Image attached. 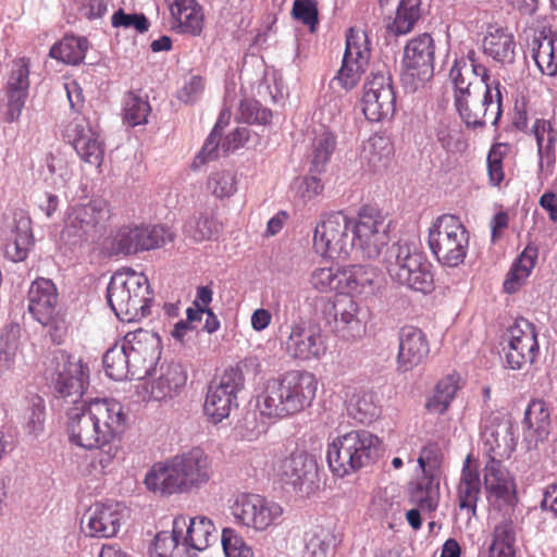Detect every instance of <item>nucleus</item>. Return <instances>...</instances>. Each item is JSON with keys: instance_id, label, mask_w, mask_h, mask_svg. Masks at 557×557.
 Instances as JSON below:
<instances>
[{"instance_id": "f257e3e1", "label": "nucleus", "mask_w": 557, "mask_h": 557, "mask_svg": "<svg viewBox=\"0 0 557 557\" xmlns=\"http://www.w3.org/2000/svg\"><path fill=\"white\" fill-rule=\"evenodd\" d=\"M391 223L374 206L362 207L357 219L343 211L331 212L315 226L313 248L323 258L345 260L356 251L376 259L389 242Z\"/></svg>"}, {"instance_id": "f03ea898", "label": "nucleus", "mask_w": 557, "mask_h": 557, "mask_svg": "<svg viewBox=\"0 0 557 557\" xmlns=\"http://www.w3.org/2000/svg\"><path fill=\"white\" fill-rule=\"evenodd\" d=\"M45 376L54 398L72 405L66 409L70 442L87 450L95 449V422L88 401L83 399L89 386L88 364L66 350L55 349L47 356Z\"/></svg>"}, {"instance_id": "7ed1b4c3", "label": "nucleus", "mask_w": 557, "mask_h": 557, "mask_svg": "<svg viewBox=\"0 0 557 557\" xmlns=\"http://www.w3.org/2000/svg\"><path fill=\"white\" fill-rule=\"evenodd\" d=\"M318 380L305 370H290L267 380L257 396L262 417L284 419L309 408L317 395Z\"/></svg>"}, {"instance_id": "20e7f679", "label": "nucleus", "mask_w": 557, "mask_h": 557, "mask_svg": "<svg viewBox=\"0 0 557 557\" xmlns=\"http://www.w3.org/2000/svg\"><path fill=\"white\" fill-rule=\"evenodd\" d=\"M211 475V459L200 447H193L163 462L154 463L145 476V484L154 493L173 495L199 488Z\"/></svg>"}, {"instance_id": "39448f33", "label": "nucleus", "mask_w": 557, "mask_h": 557, "mask_svg": "<svg viewBox=\"0 0 557 557\" xmlns=\"http://www.w3.org/2000/svg\"><path fill=\"white\" fill-rule=\"evenodd\" d=\"M381 449L379 436L367 430H352L329 443L326 460L331 471L343 478L374 463Z\"/></svg>"}, {"instance_id": "423d86ee", "label": "nucleus", "mask_w": 557, "mask_h": 557, "mask_svg": "<svg viewBox=\"0 0 557 557\" xmlns=\"http://www.w3.org/2000/svg\"><path fill=\"white\" fill-rule=\"evenodd\" d=\"M107 299L121 321L133 322L150 313L153 295L148 278L143 273L115 272L107 287Z\"/></svg>"}, {"instance_id": "0eeeda50", "label": "nucleus", "mask_w": 557, "mask_h": 557, "mask_svg": "<svg viewBox=\"0 0 557 557\" xmlns=\"http://www.w3.org/2000/svg\"><path fill=\"white\" fill-rule=\"evenodd\" d=\"M89 414L94 423L95 449H98L96 461L101 469H107L117 454L115 438L121 435L127 424L128 416L124 406L113 398H90Z\"/></svg>"}, {"instance_id": "6e6552de", "label": "nucleus", "mask_w": 557, "mask_h": 557, "mask_svg": "<svg viewBox=\"0 0 557 557\" xmlns=\"http://www.w3.org/2000/svg\"><path fill=\"white\" fill-rule=\"evenodd\" d=\"M385 262L391 277L400 285L422 294L433 290L432 264L414 245L393 244L386 250Z\"/></svg>"}, {"instance_id": "1a4fd4ad", "label": "nucleus", "mask_w": 557, "mask_h": 557, "mask_svg": "<svg viewBox=\"0 0 557 557\" xmlns=\"http://www.w3.org/2000/svg\"><path fill=\"white\" fill-rule=\"evenodd\" d=\"M313 302L315 314L323 319L338 337L356 341L364 335L368 312L351 296H317Z\"/></svg>"}, {"instance_id": "9d476101", "label": "nucleus", "mask_w": 557, "mask_h": 557, "mask_svg": "<svg viewBox=\"0 0 557 557\" xmlns=\"http://www.w3.org/2000/svg\"><path fill=\"white\" fill-rule=\"evenodd\" d=\"M428 244L440 264L456 268L462 264L467 257L469 232L458 216L443 214L430 227Z\"/></svg>"}, {"instance_id": "9b49d317", "label": "nucleus", "mask_w": 557, "mask_h": 557, "mask_svg": "<svg viewBox=\"0 0 557 557\" xmlns=\"http://www.w3.org/2000/svg\"><path fill=\"white\" fill-rule=\"evenodd\" d=\"M246 367V360L227 367L219 380L208 386L203 411L212 423L222 422L233 409L238 408V395L245 388Z\"/></svg>"}, {"instance_id": "f8f14e48", "label": "nucleus", "mask_w": 557, "mask_h": 557, "mask_svg": "<svg viewBox=\"0 0 557 557\" xmlns=\"http://www.w3.org/2000/svg\"><path fill=\"white\" fill-rule=\"evenodd\" d=\"M107 216L108 210L101 200L75 205L66 213L62 235L72 245L95 243L103 234Z\"/></svg>"}, {"instance_id": "ddd939ff", "label": "nucleus", "mask_w": 557, "mask_h": 557, "mask_svg": "<svg viewBox=\"0 0 557 557\" xmlns=\"http://www.w3.org/2000/svg\"><path fill=\"white\" fill-rule=\"evenodd\" d=\"M435 42L423 33L411 38L404 48L401 81L407 88L417 90L434 75Z\"/></svg>"}, {"instance_id": "4468645a", "label": "nucleus", "mask_w": 557, "mask_h": 557, "mask_svg": "<svg viewBox=\"0 0 557 557\" xmlns=\"http://www.w3.org/2000/svg\"><path fill=\"white\" fill-rule=\"evenodd\" d=\"M362 111L371 122L389 120L395 114L396 92L385 64L372 71L364 84Z\"/></svg>"}, {"instance_id": "2eb2a0df", "label": "nucleus", "mask_w": 557, "mask_h": 557, "mask_svg": "<svg viewBox=\"0 0 557 557\" xmlns=\"http://www.w3.org/2000/svg\"><path fill=\"white\" fill-rule=\"evenodd\" d=\"M123 346L128 355V362L133 368V379L144 380L151 376L162 354V342L154 331L137 329L127 332Z\"/></svg>"}, {"instance_id": "dca6fc26", "label": "nucleus", "mask_w": 557, "mask_h": 557, "mask_svg": "<svg viewBox=\"0 0 557 557\" xmlns=\"http://www.w3.org/2000/svg\"><path fill=\"white\" fill-rule=\"evenodd\" d=\"M62 136L83 162L97 168L101 165L104 157V141L97 123L85 115L77 114L64 125Z\"/></svg>"}, {"instance_id": "f3484780", "label": "nucleus", "mask_w": 557, "mask_h": 557, "mask_svg": "<svg viewBox=\"0 0 557 557\" xmlns=\"http://www.w3.org/2000/svg\"><path fill=\"white\" fill-rule=\"evenodd\" d=\"M235 520L255 531H265L280 523L283 508L258 494H240L231 507Z\"/></svg>"}, {"instance_id": "a211bd4d", "label": "nucleus", "mask_w": 557, "mask_h": 557, "mask_svg": "<svg viewBox=\"0 0 557 557\" xmlns=\"http://www.w3.org/2000/svg\"><path fill=\"white\" fill-rule=\"evenodd\" d=\"M171 232L163 225H122L113 237V247L125 256L157 249L172 242Z\"/></svg>"}, {"instance_id": "6ab92c4d", "label": "nucleus", "mask_w": 557, "mask_h": 557, "mask_svg": "<svg viewBox=\"0 0 557 557\" xmlns=\"http://www.w3.org/2000/svg\"><path fill=\"white\" fill-rule=\"evenodd\" d=\"M370 60V49L364 34H359L349 28L346 35V47L342 65L331 84L337 83L344 90L355 88L366 72Z\"/></svg>"}, {"instance_id": "aec40b11", "label": "nucleus", "mask_w": 557, "mask_h": 557, "mask_svg": "<svg viewBox=\"0 0 557 557\" xmlns=\"http://www.w3.org/2000/svg\"><path fill=\"white\" fill-rule=\"evenodd\" d=\"M285 349L286 354L296 360H319L326 354L327 344L318 324L299 319L289 325Z\"/></svg>"}, {"instance_id": "412c9836", "label": "nucleus", "mask_w": 557, "mask_h": 557, "mask_svg": "<svg viewBox=\"0 0 557 557\" xmlns=\"http://www.w3.org/2000/svg\"><path fill=\"white\" fill-rule=\"evenodd\" d=\"M509 335L505 350L506 367L511 370H521L525 364L534 363L540 355L535 325L525 319H520L509 329Z\"/></svg>"}, {"instance_id": "4be33fe9", "label": "nucleus", "mask_w": 557, "mask_h": 557, "mask_svg": "<svg viewBox=\"0 0 557 557\" xmlns=\"http://www.w3.org/2000/svg\"><path fill=\"white\" fill-rule=\"evenodd\" d=\"M481 437L488 459H508L517 446V428L510 419L496 417L484 424Z\"/></svg>"}, {"instance_id": "5701e85b", "label": "nucleus", "mask_w": 557, "mask_h": 557, "mask_svg": "<svg viewBox=\"0 0 557 557\" xmlns=\"http://www.w3.org/2000/svg\"><path fill=\"white\" fill-rule=\"evenodd\" d=\"M123 517L124 508L119 503H96L85 515L87 522L83 530L90 537H113L120 531Z\"/></svg>"}, {"instance_id": "b1692460", "label": "nucleus", "mask_w": 557, "mask_h": 557, "mask_svg": "<svg viewBox=\"0 0 557 557\" xmlns=\"http://www.w3.org/2000/svg\"><path fill=\"white\" fill-rule=\"evenodd\" d=\"M29 90V61L26 58L15 60L5 86L7 111L4 121L15 122L20 119Z\"/></svg>"}, {"instance_id": "393cba45", "label": "nucleus", "mask_w": 557, "mask_h": 557, "mask_svg": "<svg viewBox=\"0 0 557 557\" xmlns=\"http://www.w3.org/2000/svg\"><path fill=\"white\" fill-rule=\"evenodd\" d=\"M398 370L408 372L421 364L429 356L430 345L419 327L405 325L398 332Z\"/></svg>"}, {"instance_id": "a878e982", "label": "nucleus", "mask_w": 557, "mask_h": 557, "mask_svg": "<svg viewBox=\"0 0 557 557\" xmlns=\"http://www.w3.org/2000/svg\"><path fill=\"white\" fill-rule=\"evenodd\" d=\"M58 304V292L49 278L35 280L28 290V311L42 325L53 321Z\"/></svg>"}, {"instance_id": "bb28decb", "label": "nucleus", "mask_w": 557, "mask_h": 557, "mask_svg": "<svg viewBox=\"0 0 557 557\" xmlns=\"http://www.w3.org/2000/svg\"><path fill=\"white\" fill-rule=\"evenodd\" d=\"M34 245L32 221L24 212L15 213L3 244L4 257L12 262L24 261Z\"/></svg>"}, {"instance_id": "cd10ccee", "label": "nucleus", "mask_w": 557, "mask_h": 557, "mask_svg": "<svg viewBox=\"0 0 557 557\" xmlns=\"http://www.w3.org/2000/svg\"><path fill=\"white\" fill-rule=\"evenodd\" d=\"M550 417L549 410L543 400H532L522 420L523 442L527 449L537 447L540 442L546 440L549 434Z\"/></svg>"}, {"instance_id": "c85d7f7f", "label": "nucleus", "mask_w": 557, "mask_h": 557, "mask_svg": "<svg viewBox=\"0 0 557 557\" xmlns=\"http://www.w3.org/2000/svg\"><path fill=\"white\" fill-rule=\"evenodd\" d=\"M171 28L182 35L198 37L203 29V12L197 0H173Z\"/></svg>"}, {"instance_id": "c756f323", "label": "nucleus", "mask_w": 557, "mask_h": 557, "mask_svg": "<svg viewBox=\"0 0 557 557\" xmlns=\"http://www.w3.org/2000/svg\"><path fill=\"white\" fill-rule=\"evenodd\" d=\"M278 472L283 483L301 488L305 483L313 482L317 463L307 453L296 451L282 460Z\"/></svg>"}, {"instance_id": "7c9ffc66", "label": "nucleus", "mask_w": 557, "mask_h": 557, "mask_svg": "<svg viewBox=\"0 0 557 557\" xmlns=\"http://www.w3.org/2000/svg\"><path fill=\"white\" fill-rule=\"evenodd\" d=\"M185 516L173 519L172 530L160 531L153 540L154 557H191L185 542Z\"/></svg>"}, {"instance_id": "2f4dec72", "label": "nucleus", "mask_w": 557, "mask_h": 557, "mask_svg": "<svg viewBox=\"0 0 557 557\" xmlns=\"http://www.w3.org/2000/svg\"><path fill=\"white\" fill-rule=\"evenodd\" d=\"M182 531L191 557H196L198 552L205 550L218 540L213 521L203 516L185 517V529Z\"/></svg>"}, {"instance_id": "473e14b6", "label": "nucleus", "mask_w": 557, "mask_h": 557, "mask_svg": "<svg viewBox=\"0 0 557 557\" xmlns=\"http://www.w3.org/2000/svg\"><path fill=\"white\" fill-rule=\"evenodd\" d=\"M516 41L511 33L503 27L491 28L483 39V51L502 65L516 61Z\"/></svg>"}, {"instance_id": "72a5a7b5", "label": "nucleus", "mask_w": 557, "mask_h": 557, "mask_svg": "<svg viewBox=\"0 0 557 557\" xmlns=\"http://www.w3.org/2000/svg\"><path fill=\"white\" fill-rule=\"evenodd\" d=\"M518 528L509 518L497 522L491 534L487 557H517Z\"/></svg>"}, {"instance_id": "f704fd0d", "label": "nucleus", "mask_w": 557, "mask_h": 557, "mask_svg": "<svg viewBox=\"0 0 557 557\" xmlns=\"http://www.w3.org/2000/svg\"><path fill=\"white\" fill-rule=\"evenodd\" d=\"M186 374L178 363L161 366L160 375L151 383V397L157 401L173 398L186 384Z\"/></svg>"}, {"instance_id": "c9c22d12", "label": "nucleus", "mask_w": 557, "mask_h": 557, "mask_svg": "<svg viewBox=\"0 0 557 557\" xmlns=\"http://www.w3.org/2000/svg\"><path fill=\"white\" fill-rule=\"evenodd\" d=\"M394 154V146L388 136L374 134L362 147L361 159L369 170L377 173L387 169Z\"/></svg>"}, {"instance_id": "e433bc0d", "label": "nucleus", "mask_w": 557, "mask_h": 557, "mask_svg": "<svg viewBox=\"0 0 557 557\" xmlns=\"http://www.w3.org/2000/svg\"><path fill=\"white\" fill-rule=\"evenodd\" d=\"M539 257L536 246L529 244L513 261L503 284L507 294H515L532 273Z\"/></svg>"}, {"instance_id": "4c0bfd02", "label": "nucleus", "mask_w": 557, "mask_h": 557, "mask_svg": "<svg viewBox=\"0 0 557 557\" xmlns=\"http://www.w3.org/2000/svg\"><path fill=\"white\" fill-rule=\"evenodd\" d=\"M484 485L491 497L506 503L512 497L513 482L502 460H487L484 468Z\"/></svg>"}, {"instance_id": "58836bf2", "label": "nucleus", "mask_w": 557, "mask_h": 557, "mask_svg": "<svg viewBox=\"0 0 557 557\" xmlns=\"http://www.w3.org/2000/svg\"><path fill=\"white\" fill-rule=\"evenodd\" d=\"M342 542L333 529L315 527L304 535L302 557H327Z\"/></svg>"}, {"instance_id": "ea45409f", "label": "nucleus", "mask_w": 557, "mask_h": 557, "mask_svg": "<svg viewBox=\"0 0 557 557\" xmlns=\"http://www.w3.org/2000/svg\"><path fill=\"white\" fill-rule=\"evenodd\" d=\"M421 0H399L395 16L387 24L388 34L396 37L411 33L422 16Z\"/></svg>"}, {"instance_id": "a19ab883", "label": "nucleus", "mask_w": 557, "mask_h": 557, "mask_svg": "<svg viewBox=\"0 0 557 557\" xmlns=\"http://www.w3.org/2000/svg\"><path fill=\"white\" fill-rule=\"evenodd\" d=\"M481 494L480 475L469 467V457L462 468L458 487V504L461 510H467L469 517L475 516L476 505Z\"/></svg>"}, {"instance_id": "79ce46f5", "label": "nucleus", "mask_w": 557, "mask_h": 557, "mask_svg": "<svg viewBox=\"0 0 557 557\" xmlns=\"http://www.w3.org/2000/svg\"><path fill=\"white\" fill-rule=\"evenodd\" d=\"M471 112H476L482 125L478 129L485 127L486 122L490 121L495 127L498 126L503 114V94L500 89L492 91L491 86L482 91V95L475 98V104H471Z\"/></svg>"}, {"instance_id": "37998d69", "label": "nucleus", "mask_w": 557, "mask_h": 557, "mask_svg": "<svg viewBox=\"0 0 557 557\" xmlns=\"http://www.w3.org/2000/svg\"><path fill=\"white\" fill-rule=\"evenodd\" d=\"M483 87L478 84L467 83V85L454 89L455 108L469 129H478L482 125L476 112H471V104H475V98L482 95Z\"/></svg>"}, {"instance_id": "c03bdc74", "label": "nucleus", "mask_w": 557, "mask_h": 557, "mask_svg": "<svg viewBox=\"0 0 557 557\" xmlns=\"http://www.w3.org/2000/svg\"><path fill=\"white\" fill-rule=\"evenodd\" d=\"M89 42L86 37L66 35L50 49V57L66 64L79 65L86 58Z\"/></svg>"}, {"instance_id": "a18cd8bd", "label": "nucleus", "mask_w": 557, "mask_h": 557, "mask_svg": "<svg viewBox=\"0 0 557 557\" xmlns=\"http://www.w3.org/2000/svg\"><path fill=\"white\" fill-rule=\"evenodd\" d=\"M344 295H370L375 289L376 273L372 268L352 265L343 269Z\"/></svg>"}, {"instance_id": "49530a36", "label": "nucleus", "mask_w": 557, "mask_h": 557, "mask_svg": "<svg viewBox=\"0 0 557 557\" xmlns=\"http://www.w3.org/2000/svg\"><path fill=\"white\" fill-rule=\"evenodd\" d=\"M531 57L543 75L548 77L557 75V48L552 38H533Z\"/></svg>"}, {"instance_id": "de8ad7c7", "label": "nucleus", "mask_w": 557, "mask_h": 557, "mask_svg": "<svg viewBox=\"0 0 557 557\" xmlns=\"http://www.w3.org/2000/svg\"><path fill=\"white\" fill-rule=\"evenodd\" d=\"M123 344H115L109 348L102 358L106 374L114 381L133 379V368Z\"/></svg>"}, {"instance_id": "09e8293b", "label": "nucleus", "mask_w": 557, "mask_h": 557, "mask_svg": "<svg viewBox=\"0 0 557 557\" xmlns=\"http://www.w3.org/2000/svg\"><path fill=\"white\" fill-rule=\"evenodd\" d=\"M458 391V381L455 375H446L437 382L434 393L426 400L425 407L430 412L442 414L449 407Z\"/></svg>"}, {"instance_id": "8fccbe9b", "label": "nucleus", "mask_w": 557, "mask_h": 557, "mask_svg": "<svg viewBox=\"0 0 557 557\" xmlns=\"http://www.w3.org/2000/svg\"><path fill=\"white\" fill-rule=\"evenodd\" d=\"M335 147L336 136L330 131H324L314 138L310 173L321 174L325 171Z\"/></svg>"}, {"instance_id": "3c124183", "label": "nucleus", "mask_w": 557, "mask_h": 557, "mask_svg": "<svg viewBox=\"0 0 557 557\" xmlns=\"http://www.w3.org/2000/svg\"><path fill=\"white\" fill-rule=\"evenodd\" d=\"M344 275L343 269L327 267L314 269L310 276L311 286L321 292H337L338 295L344 294Z\"/></svg>"}, {"instance_id": "603ef678", "label": "nucleus", "mask_w": 557, "mask_h": 557, "mask_svg": "<svg viewBox=\"0 0 557 557\" xmlns=\"http://www.w3.org/2000/svg\"><path fill=\"white\" fill-rule=\"evenodd\" d=\"M347 411L349 417L362 424L371 423L380 414L373 395L367 392L355 394L348 404Z\"/></svg>"}, {"instance_id": "864d4df0", "label": "nucleus", "mask_w": 557, "mask_h": 557, "mask_svg": "<svg viewBox=\"0 0 557 557\" xmlns=\"http://www.w3.org/2000/svg\"><path fill=\"white\" fill-rule=\"evenodd\" d=\"M219 231L220 224L207 212L189 219L184 225L185 234L197 243L211 239Z\"/></svg>"}, {"instance_id": "5fc2aeb1", "label": "nucleus", "mask_w": 557, "mask_h": 557, "mask_svg": "<svg viewBox=\"0 0 557 557\" xmlns=\"http://www.w3.org/2000/svg\"><path fill=\"white\" fill-rule=\"evenodd\" d=\"M124 122L135 127L148 123V116L151 107L146 98H143L134 92H129L124 102Z\"/></svg>"}, {"instance_id": "6e6d98bb", "label": "nucleus", "mask_w": 557, "mask_h": 557, "mask_svg": "<svg viewBox=\"0 0 557 557\" xmlns=\"http://www.w3.org/2000/svg\"><path fill=\"white\" fill-rule=\"evenodd\" d=\"M46 417L45 400L39 395H33L27 400L24 410V425L29 434L38 435L44 431Z\"/></svg>"}, {"instance_id": "4d7b16f0", "label": "nucleus", "mask_w": 557, "mask_h": 557, "mask_svg": "<svg viewBox=\"0 0 557 557\" xmlns=\"http://www.w3.org/2000/svg\"><path fill=\"white\" fill-rule=\"evenodd\" d=\"M207 188L219 199L230 198L237 190L236 175L230 171L213 172L208 177Z\"/></svg>"}, {"instance_id": "13d9d810", "label": "nucleus", "mask_w": 557, "mask_h": 557, "mask_svg": "<svg viewBox=\"0 0 557 557\" xmlns=\"http://www.w3.org/2000/svg\"><path fill=\"white\" fill-rule=\"evenodd\" d=\"M238 120L246 124L268 125L272 120V111L255 99H244L239 103Z\"/></svg>"}, {"instance_id": "bf43d9fd", "label": "nucleus", "mask_w": 557, "mask_h": 557, "mask_svg": "<svg viewBox=\"0 0 557 557\" xmlns=\"http://www.w3.org/2000/svg\"><path fill=\"white\" fill-rule=\"evenodd\" d=\"M221 544L225 557H252V548L245 542L242 535L232 528H224L221 535Z\"/></svg>"}, {"instance_id": "052dcab7", "label": "nucleus", "mask_w": 557, "mask_h": 557, "mask_svg": "<svg viewBox=\"0 0 557 557\" xmlns=\"http://www.w3.org/2000/svg\"><path fill=\"white\" fill-rule=\"evenodd\" d=\"M443 451L438 443L429 442L419 454L418 466L422 473H441Z\"/></svg>"}, {"instance_id": "680f3d73", "label": "nucleus", "mask_w": 557, "mask_h": 557, "mask_svg": "<svg viewBox=\"0 0 557 557\" xmlns=\"http://www.w3.org/2000/svg\"><path fill=\"white\" fill-rule=\"evenodd\" d=\"M222 134L218 131V127H213L209 136L205 140L201 150L197 153L193 161V169L198 170L207 162L216 160L220 156V140Z\"/></svg>"}, {"instance_id": "e2e57ef3", "label": "nucleus", "mask_w": 557, "mask_h": 557, "mask_svg": "<svg viewBox=\"0 0 557 557\" xmlns=\"http://www.w3.org/2000/svg\"><path fill=\"white\" fill-rule=\"evenodd\" d=\"M111 24L113 27H133L140 34L146 33L150 26V22L144 13H126L123 9L113 13Z\"/></svg>"}, {"instance_id": "0e129e2a", "label": "nucleus", "mask_w": 557, "mask_h": 557, "mask_svg": "<svg viewBox=\"0 0 557 557\" xmlns=\"http://www.w3.org/2000/svg\"><path fill=\"white\" fill-rule=\"evenodd\" d=\"M293 16L314 30L319 23L318 4L314 0H295L292 10Z\"/></svg>"}, {"instance_id": "69168bd1", "label": "nucleus", "mask_w": 557, "mask_h": 557, "mask_svg": "<svg viewBox=\"0 0 557 557\" xmlns=\"http://www.w3.org/2000/svg\"><path fill=\"white\" fill-rule=\"evenodd\" d=\"M503 144H494L487 153V173L492 186H498L504 180L503 160L505 152Z\"/></svg>"}, {"instance_id": "338daca9", "label": "nucleus", "mask_w": 557, "mask_h": 557, "mask_svg": "<svg viewBox=\"0 0 557 557\" xmlns=\"http://www.w3.org/2000/svg\"><path fill=\"white\" fill-rule=\"evenodd\" d=\"M46 164L49 173L54 176V187L57 189L64 188L72 177V171L67 168L66 163L62 159L49 154L46 158Z\"/></svg>"}, {"instance_id": "774afa93", "label": "nucleus", "mask_w": 557, "mask_h": 557, "mask_svg": "<svg viewBox=\"0 0 557 557\" xmlns=\"http://www.w3.org/2000/svg\"><path fill=\"white\" fill-rule=\"evenodd\" d=\"M203 89L205 83L202 77L193 75L178 90L177 98L184 103H194L199 99Z\"/></svg>"}]
</instances>
